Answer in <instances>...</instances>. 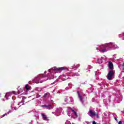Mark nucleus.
Here are the masks:
<instances>
[{
    "label": "nucleus",
    "instance_id": "10",
    "mask_svg": "<svg viewBox=\"0 0 124 124\" xmlns=\"http://www.w3.org/2000/svg\"><path fill=\"white\" fill-rule=\"evenodd\" d=\"M109 45V46H108V48L109 49V50H110V49H111V48H112V46H113V45H114V44L113 43H109V44H108Z\"/></svg>",
    "mask_w": 124,
    "mask_h": 124
},
{
    "label": "nucleus",
    "instance_id": "12",
    "mask_svg": "<svg viewBox=\"0 0 124 124\" xmlns=\"http://www.w3.org/2000/svg\"><path fill=\"white\" fill-rule=\"evenodd\" d=\"M5 115H7V114H6V113L4 114L1 117V118H3V117H5Z\"/></svg>",
    "mask_w": 124,
    "mask_h": 124
},
{
    "label": "nucleus",
    "instance_id": "6",
    "mask_svg": "<svg viewBox=\"0 0 124 124\" xmlns=\"http://www.w3.org/2000/svg\"><path fill=\"white\" fill-rule=\"evenodd\" d=\"M108 67L109 69H113V68H114V65L111 62H108Z\"/></svg>",
    "mask_w": 124,
    "mask_h": 124
},
{
    "label": "nucleus",
    "instance_id": "1",
    "mask_svg": "<svg viewBox=\"0 0 124 124\" xmlns=\"http://www.w3.org/2000/svg\"><path fill=\"white\" fill-rule=\"evenodd\" d=\"M109 46H110V45H109V44H106L105 45L100 46H99L100 52H101V53H105V52H107V51L109 50L108 48V47H109Z\"/></svg>",
    "mask_w": 124,
    "mask_h": 124
},
{
    "label": "nucleus",
    "instance_id": "7",
    "mask_svg": "<svg viewBox=\"0 0 124 124\" xmlns=\"http://www.w3.org/2000/svg\"><path fill=\"white\" fill-rule=\"evenodd\" d=\"M41 115L44 121H48V118H47V116H46V115H45L44 113H42Z\"/></svg>",
    "mask_w": 124,
    "mask_h": 124
},
{
    "label": "nucleus",
    "instance_id": "22",
    "mask_svg": "<svg viewBox=\"0 0 124 124\" xmlns=\"http://www.w3.org/2000/svg\"><path fill=\"white\" fill-rule=\"evenodd\" d=\"M22 94H20V95H22Z\"/></svg>",
    "mask_w": 124,
    "mask_h": 124
},
{
    "label": "nucleus",
    "instance_id": "18",
    "mask_svg": "<svg viewBox=\"0 0 124 124\" xmlns=\"http://www.w3.org/2000/svg\"><path fill=\"white\" fill-rule=\"evenodd\" d=\"M122 68H124V64L122 65Z\"/></svg>",
    "mask_w": 124,
    "mask_h": 124
},
{
    "label": "nucleus",
    "instance_id": "13",
    "mask_svg": "<svg viewBox=\"0 0 124 124\" xmlns=\"http://www.w3.org/2000/svg\"><path fill=\"white\" fill-rule=\"evenodd\" d=\"M46 96H47V93H45L44 95V97L46 98Z\"/></svg>",
    "mask_w": 124,
    "mask_h": 124
},
{
    "label": "nucleus",
    "instance_id": "9",
    "mask_svg": "<svg viewBox=\"0 0 124 124\" xmlns=\"http://www.w3.org/2000/svg\"><path fill=\"white\" fill-rule=\"evenodd\" d=\"M78 98H79V99L81 101H82L83 98H82V96H81V94H80V93H79L78 91Z\"/></svg>",
    "mask_w": 124,
    "mask_h": 124
},
{
    "label": "nucleus",
    "instance_id": "20",
    "mask_svg": "<svg viewBox=\"0 0 124 124\" xmlns=\"http://www.w3.org/2000/svg\"><path fill=\"white\" fill-rule=\"evenodd\" d=\"M96 50H98V48L96 47Z\"/></svg>",
    "mask_w": 124,
    "mask_h": 124
},
{
    "label": "nucleus",
    "instance_id": "4",
    "mask_svg": "<svg viewBox=\"0 0 124 124\" xmlns=\"http://www.w3.org/2000/svg\"><path fill=\"white\" fill-rule=\"evenodd\" d=\"M42 107H43V108H47L48 110H51V109H53V108L52 107V105H44L42 106Z\"/></svg>",
    "mask_w": 124,
    "mask_h": 124
},
{
    "label": "nucleus",
    "instance_id": "23",
    "mask_svg": "<svg viewBox=\"0 0 124 124\" xmlns=\"http://www.w3.org/2000/svg\"><path fill=\"white\" fill-rule=\"evenodd\" d=\"M44 81H46V79H45Z\"/></svg>",
    "mask_w": 124,
    "mask_h": 124
},
{
    "label": "nucleus",
    "instance_id": "11",
    "mask_svg": "<svg viewBox=\"0 0 124 124\" xmlns=\"http://www.w3.org/2000/svg\"><path fill=\"white\" fill-rule=\"evenodd\" d=\"M73 113L74 114L75 116H76V117H78V115H77V112H76V111L74 112Z\"/></svg>",
    "mask_w": 124,
    "mask_h": 124
},
{
    "label": "nucleus",
    "instance_id": "3",
    "mask_svg": "<svg viewBox=\"0 0 124 124\" xmlns=\"http://www.w3.org/2000/svg\"><path fill=\"white\" fill-rule=\"evenodd\" d=\"M89 114H91L90 116H95L96 115V118L97 119H99V115H98V113H95V112H93V110H92V109L89 110Z\"/></svg>",
    "mask_w": 124,
    "mask_h": 124
},
{
    "label": "nucleus",
    "instance_id": "15",
    "mask_svg": "<svg viewBox=\"0 0 124 124\" xmlns=\"http://www.w3.org/2000/svg\"><path fill=\"white\" fill-rule=\"evenodd\" d=\"M93 124H96V123H95V121H93Z\"/></svg>",
    "mask_w": 124,
    "mask_h": 124
},
{
    "label": "nucleus",
    "instance_id": "17",
    "mask_svg": "<svg viewBox=\"0 0 124 124\" xmlns=\"http://www.w3.org/2000/svg\"><path fill=\"white\" fill-rule=\"evenodd\" d=\"M122 124V121H119L118 123V124Z\"/></svg>",
    "mask_w": 124,
    "mask_h": 124
},
{
    "label": "nucleus",
    "instance_id": "14",
    "mask_svg": "<svg viewBox=\"0 0 124 124\" xmlns=\"http://www.w3.org/2000/svg\"><path fill=\"white\" fill-rule=\"evenodd\" d=\"M68 108L71 110V111L73 109L71 107H69Z\"/></svg>",
    "mask_w": 124,
    "mask_h": 124
},
{
    "label": "nucleus",
    "instance_id": "21",
    "mask_svg": "<svg viewBox=\"0 0 124 124\" xmlns=\"http://www.w3.org/2000/svg\"><path fill=\"white\" fill-rule=\"evenodd\" d=\"M18 94H20V93H18Z\"/></svg>",
    "mask_w": 124,
    "mask_h": 124
},
{
    "label": "nucleus",
    "instance_id": "8",
    "mask_svg": "<svg viewBox=\"0 0 124 124\" xmlns=\"http://www.w3.org/2000/svg\"><path fill=\"white\" fill-rule=\"evenodd\" d=\"M25 89L26 91H30L31 86H30V85H29V84H27L25 85Z\"/></svg>",
    "mask_w": 124,
    "mask_h": 124
},
{
    "label": "nucleus",
    "instance_id": "2",
    "mask_svg": "<svg viewBox=\"0 0 124 124\" xmlns=\"http://www.w3.org/2000/svg\"><path fill=\"white\" fill-rule=\"evenodd\" d=\"M113 77H114V71L110 70L108 72V74L107 79H108L109 81H111Z\"/></svg>",
    "mask_w": 124,
    "mask_h": 124
},
{
    "label": "nucleus",
    "instance_id": "16",
    "mask_svg": "<svg viewBox=\"0 0 124 124\" xmlns=\"http://www.w3.org/2000/svg\"><path fill=\"white\" fill-rule=\"evenodd\" d=\"M114 119L115 120V121H116V122H118V119H117V118L115 117Z\"/></svg>",
    "mask_w": 124,
    "mask_h": 124
},
{
    "label": "nucleus",
    "instance_id": "19",
    "mask_svg": "<svg viewBox=\"0 0 124 124\" xmlns=\"http://www.w3.org/2000/svg\"><path fill=\"white\" fill-rule=\"evenodd\" d=\"M71 111H72V112H73V113H74L75 111V110H74V109H72Z\"/></svg>",
    "mask_w": 124,
    "mask_h": 124
},
{
    "label": "nucleus",
    "instance_id": "5",
    "mask_svg": "<svg viewBox=\"0 0 124 124\" xmlns=\"http://www.w3.org/2000/svg\"><path fill=\"white\" fill-rule=\"evenodd\" d=\"M54 70H56V71H62V70H64V67H60V68H57V67H54Z\"/></svg>",
    "mask_w": 124,
    "mask_h": 124
}]
</instances>
